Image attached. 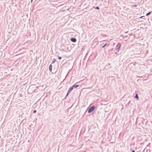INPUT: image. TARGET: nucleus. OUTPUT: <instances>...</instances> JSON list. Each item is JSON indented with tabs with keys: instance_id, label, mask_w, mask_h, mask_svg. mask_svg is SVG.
<instances>
[{
	"instance_id": "f257e3e1",
	"label": "nucleus",
	"mask_w": 152,
	"mask_h": 152,
	"mask_svg": "<svg viewBox=\"0 0 152 152\" xmlns=\"http://www.w3.org/2000/svg\"><path fill=\"white\" fill-rule=\"evenodd\" d=\"M95 109V107L94 106H92L90 107L88 111V113H90L92 112Z\"/></svg>"
},
{
	"instance_id": "f03ea898",
	"label": "nucleus",
	"mask_w": 152,
	"mask_h": 152,
	"mask_svg": "<svg viewBox=\"0 0 152 152\" xmlns=\"http://www.w3.org/2000/svg\"><path fill=\"white\" fill-rule=\"evenodd\" d=\"M73 89V87L72 86V87H71L69 89V90L68 91V92H67V95H66L67 96H68V95L69 94L70 92Z\"/></svg>"
},
{
	"instance_id": "7ed1b4c3",
	"label": "nucleus",
	"mask_w": 152,
	"mask_h": 152,
	"mask_svg": "<svg viewBox=\"0 0 152 152\" xmlns=\"http://www.w3.org/2000/svg\"><path fill=\"white\" fill-rule=\"evenodd\" d=\"M71 40L73 42H75L76 41V39L75 38H72L71 39Z\"/></svg>"
},
{
	"instance_id": "20e7f679",
	"label": "nucleus",
	"mask_w": 152,
	"mask_h": 152,
	"mask_svg": "<svg viewBox=\"0 0 152 152\" xmlns=\"http://www.w3.org/2000/svg\"><path fill=\"white\" fill-rule=\"evenodd\" d=\"M79 86V85H74V86H72L74 88H77V87L78 86Z\"/></svg>"
},
{
	"instance_id": "39448f33",
	"label": "nucleus",
	"mask_w": 152,
	"mask_h": 152,
	"mask_svg": "<svg viewBox=\"0 0 152 152\" xmlns=\"http://www.w3.org/2000/svg\"><path fill=\"white\" fill-rule=\"evenodd\" d=\"M49 69L50 70V71H52V65H50L49 66Z\"/></svg>"
},
{
	"instance_id": "423d86ee",
	"label": "nucleus",
	"mask_w": 152,
	"mask_h": 152,
	"mask_svg": "<svg viewBox=\"0 0 152 152\" xmlns=\"http://www.w3.org/2000/svg\"><path fill=\"white\" fill-rule=\"evenodd\" d=\"M135 98H136L137 99H138V96L137 94H136L135 96Z\"/></svg>"
},
{
	"instance_id": "0eeeda50",
	"label": "nucleus",
	"mask_w": 152,
	"mask_h": 152,
	"mask_svg": "<svg viewBox=\"0 0 152 152\" xmlns=\"http://www.w3.org/2000/svg\"><path fill=\"white\" fill-rule=\"evenodd\" d=\"M151 13V12H149V13H148L146 15V16H148V15H150Z\"/></svg>"
},
{
	"instance_id": "6e6552de",
	"label": "nucleus",
	"mask_w": 152,
	"mask_h": 152,
	"mask_svg": "<svg viewBox=\"0 0 152 152\" xmlns=\"http://www.w3.org/2000/svg\"><path fill=\"white\" fill-rule=\"evenodd\" d=\"M56 60H55V59H53V63H54L55 61Z\"/></svg>"
},
{
	"instance_id": "1a4fd4ad",
	"label": "nucleus",
	"mask_w": 152,
	"mask_h": 152,
	"mask_svg": "<svg viewBox=\"0 0 152 152\" xmlns=\"http://www.w3.org/2000/svg\"><path fill=\"white\" fill-rule=\"evenodd\" d=\"M95 9L97 10H99V8L98 7H96L95 8Z\"/></svg>"
},
{
	"instance_id": "9d476101",
	"label": "nucleus",
	"mask_w": 152,
	"mask_h": 152,
	"mask_svg": "<svg viewBox=\"0 0 152 152\" xmlns=\"http://www.w3.org/2000/svg\"><path fill=\"white\" fill-rule=\"evenodd\" d=\"M106 45H107L106 44H105L102 47V48H103L105 46H106Z\"/></svg>"
},
{
	"instance_id": "9b49d317",
	"label": "nucleus",
	"mask_w": 152,
	"mask_h": 152,
	"mask_svg": "<svg viewBox=\"0 0 152 152\" xmlns=\"http://www.w3.org/2000/svg\"><path fill=\"white\" fill-rule=\"evenodd\" d=\"M36 110H34L33 111V113H36Z\"/></svg>"
},
{
	"instance_id": "f8f14e48",
	"label": "nucleus",
	"mask_w": 152,
	"mask_h": 152,
	"mask_svg": "<svg viewBox=\"0 0 152 152\" xmlns=\"http://www.w3.org/2000/svg\"><path fill=\"white\" fill-rule=\"evenodd\" d=\"M58 59H61V57H58Z\"/></svg>"
},
{
	"instance_id": "ddd939ff",
	"label": "nucleus",
	"mask_w": 152,
	"mask_h": 152,
	"mask_svg": "<svg viewBox=\"0 0 152 152\" xmlns=\"http://www.w3.org/2000/svg\"><path fill=\"white\" fill-rule=\"evenodd\" d=\"M132 152H135V151L134 150H132Z\"/></svg>"
},
{
	"instance_id": "4468645a",
	"label": "nucleus",
	"mask_w": 152,
	"mask_h": 152,
	"mask_svg": "<svg viewBox=\"0 0 152 152\" xmlns=\"http://www.w3.org/2000/svg\"><path fill=\"white\" fill-rule=\"evenodd\" d=\"M143 16H141L140 17V18H142Z\"/></svg>"
},
{
	"instance_id": "2eb2a0df",
	"label": "nucleus",
	"mask_w": 152,
	"mask_h": 152,
	"mask_svg": "<svg viewBox=\"0 0 152 152\" xmlns=\"http://www.w3.org/2000/svg\"><path fill=\"white\" fill-rule=\"evenodd\" d=\"M33 0H31V2H32V1Z\"/></svg>"
},
{
	"instance_id": "dca6fc26",
	"label": "nucleus",
	"mask_w": 152,
	"mask_h": 152,
	"mask_svg": "<svg viewBox=\"0 0 152 152\" xmlns=\"http://www.w3.org/2000/svg\"><path fill=\"white\" fill-rule=\"evenodd\" d=\"M134 6V7H136V5H135V6Z\"/></svg>"
}]
</instances>
